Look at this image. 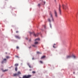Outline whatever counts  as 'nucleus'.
I'll return each mask as SVG.
<instances>
[{"label": "nucleus", "instance_id": "obj_1", "mask_svg": "<svg viewBox=\"0 0 78 78\" xmlns=\"http://www.w3.org/2000/svg\"><path fill=\"white\" fill-rule=\"evenodd\" d=\"M50 15L51 16V17L50 18L48 19V21H49V22H51V21H52L53 22V21H54V19H53V17L52 14L51 13L50 14Z\"/></svg>", "mask_w": 78, "mask_h": 78}, {"label": "nucleus", "instance_id": "obj_2", "mask_svg": "<svg viewBox=\"0 0 78 78\" xmlns=\"http://www.w3.org/2000/svg\"><path fill=\"white\" fill-rule=\"evenodd\" d=\"M31 77V75H28L27 76L25 75L23 76L22 78H30V77Z\"/></svg>", "mask_w": 78, "mask_h": 78}, {"label": "nucleus", "instance_id": "obj_3", "mask_svg": "<svg viewBox=\"0 0 78 78\" xmlns=\"http://www.w3.org/2000/svg\"><path fill=\"white\" fill-rule=\"evenodd\" d=\"M61 5H59V8H58V11H59V14L61 15Z\"/></svg>", "mask_w": 78, "mask_h": 78}, {"label": "nucleus", "instance_id": "obj_4", "mask_svg": "<svg viewBox=\"0 0 78 78\" xmlns=\"http://www.w3.org/2000/svg\"><path fill=\"white\" fill-rule=\"evenodd\" d=\"M20 74H21V73L20 71H18L17 73H15L13 74V76H19Z\"/></svg>", "mask_w": 78, "mask_h": 78}, {"label": "nucleus", "instance_id": "obj_5", "mask_svg": "<svg viewBox=\"0 0 78 78\" xmlns=\"http://www.w3.org/2000/svg\"><path fill=\"white\" fill-rule=\"evenodd\" d=\"M54 14L55 17H58V13H57V12H56V11H54Z\"/></svg>", "mask_w": 78, "mask_h": 78}, {"label": "nucleus", "instance_id": "obj_6", "mask_svg": "<svg viewBox=\"0 0 78 78\" xmlns=\"http://www.w3.org/2000/svg\"><path fill=\"white\" fill-rule=\"evenodd\" d=\"M62 6L63 9H65V10L66 9V8H67V6L66 5H62Z\"/></svg>", "mask_w": 78, "mask_h": 78}, {"label": "nucleus", "instance_id": "obj_7", "mask_svg": "<svg viewBox=\"0 0 78 78\" xmlns=\"http://www.w3.org/2000/svg\"><path fill=\"white\" fill-rule=\"evenodd\" d=\"M34 35V36L35 37H37V36H39V34H35L34 33H33Z\"/></svg>", "mask_w": 78, "mask_h": 78}, {"label": "nucleus", "instance_id": "obj_8", "mask_svg": "<svg viewBox=\"0 0 78 78\" xmlns=\"http://www.w3.org/2000/svg\"><path fill=\"white\" fill-rule=\"evenodd\" d=\"M15 37H16V38H17V39H20V37H19V36H15Z\"/></svg>", "mask_w": 78, "mask_h": 78}, {"label": "nucleus", "instance_id": "obj_9", "mask_svg": "<svg viewBox=\"0 0 78 78\" xmlns=\"http://www.w3.org/2000/svg\"><path fill=\"white\" fill-rule=\"evenodd\" d=\"M27 65H28V66H29L30 68H31V65H30V63H28Z\"/></svg>", "mask_w": 78, "mask_h": 78}, {"label": "nucleus", "instance_id": "obj_10", "mask_svg": "<svg viewBox=\"0 0 78 78\" xmlns=\"http://www.w3.org/2000/svg\"><path fill=\"white\" fill-rule=\"evenodd\" d=\"M34 45H37V44H38V42H35L34 43Z\"/></svg>", "mask_w": 78, "mask_h": 78}, {"label": "nucleus", "instance_id": "obj_11", "mask_svg": "<svg viewBox=\"0 0 78 78\" xmlns=\"http://www.w3.org/2000/svg\"><path fill=\"white\" fill-rule=\"evenodd\" d=\"M71 58V56L70 55H68L67 56V59H68V58Z\"/></svg>", "mask_w": 78, "mask_h": 78}, {"label": "nucleus", "instance_id": "obj_12", "mask_svg": "<svg viewBox=\"0 0 78 78\" xmlns=\"http://www.w3.org/2000/svg\"><path fill=\"white\" fill-rule=\"evenodd\" d=\"M45 58V56H43L41 57V59H44V58Z\"/></svg>", "mask_w": 78, "mask_h": 78}, {"label": "nucleus", "instance_id": "obj_13", "mask_svg": "<svg viewBox=\"0 0 78 78\" xmlns=\"http://www.w3.org/2000/svg\"><path fill=\"white\" fill-rule=\"evenodd\" d=\"M32 47H37V46H36L35 44H34L32 45Z\"/></svg>", "mask_w": 78, "mask_h": 78}, {"label": "nucleus", "instance_id": "obj_14", "mask_svg": "<svg viewBox=\"0 0 78 78\" xmlns=\"http://www.w3.org/2000/svg\"><path fill=\"white\" fill-rule=\"evenodd\" d=\"M14 66H16H16H19V64L17 63L15 64Z\"/></svg>", "mask_w": 78, "mask_h": 78}, {"label": "nucleus", "instance_id": "obj_15", "mask_svg": "<svg viewBox=\"0 0 78 78\" xmlns=\"http://www.w3.org/2000/svg\"><path fill=\"white\" fill-rule=\"evenodd\" d=\"M39 40H40V39H39V38H37L36 39L35 41H39Z\"/></svg>", "mask_w": 78, "mask_h": 78}, {"label": "nucleus", "instance_id": "obj_16", "mask_svg": "<svg viewBox=\"0 0 78 78\" xmlns=\"http://www.w3.org/2000/svg\"><path fill=\"white\" fill-rule=\"evenodd\" d=\"M15 71H17V67L16 66L15 68Z\"/></svg>", "mask_w": 78, "mask_h": 78}, {"label": "nucleus", "instance_id": "obj_17", "mask_svg": "<svg viewBox=\"0 0 78 78\" xmlns=\"http://www.w3.org/2000/svg\"><path fill=\"white\" fill-rule=\"evenodd\" d=\"M55 45H56V44H54V45H53V48H56V47L55 46Z\"/></svg>", "mask_w": 78, "mask_h": 78}, {"label": "nucleus", "instance_id": "obj_18", "mask_svg": "<svg viewBox=\"0 0 78 78\" xmlns=\"http://www.w3.org/2000/svg\"><path fill=\"white\" fill-rule=\"evenodd\" d=\"M10 57H9V56H6V58H7V59H9V58H10Z\"/></svg>", "mask_w": 78, "mask_h": 78}, {"label": "nucleus", "instance_id": "obj_19", "mask_svg": "<svg viewBox=\"0 0 78 78\" xmlns=\"http://www.w3.org/2000/svg\"><path fill=\"white\" fill-rule=\"evenodd\" d=\"M37 54H41V53H40L39 52H37Z\"/></svg>", "mask_w": 78, "mask_h": 78}, {"label": "nucleus", "instance_id": "obj_20", "mask_svg": "<svg viewBox=\"0 0 78 78\" xmlns=\"http://www.w3.org/2000/svg\"><path fill=\"white\" fill-rule=\"evenodd\" d=\"M76 57L75 56V55H73V58H75Z\"/></svg>", "mask_w": 78, "mask_h": 78}, {"label": "nucleus", "instance_id": "obj_21", "mask_svg": "<svg viewBox=\"0 0 78 78\" xmlns=\"http://www.w3.org/2000/svg\"><path fill=\"white\" fill-rule=\"evenodd\" d=\"M40 63H41V64H42V63H43V62H42V61H40Z\"/></svg>", "mask_w": 78, "mask_h": 78}, {"label": "nucleus", "instance_id": "obj_22", "mask_svg": "<svg viewBox=\"0 0 78 78\" xmlns=\"http://www.w3.org/2000/svg\"><path fill=\"white\" fill-rule=\"evenodd\" d=\"M32 73L34 74V73H36V72L35 71H33L32 72Z\"/></svg>", "mask_w": 78, "mask_h": 78}, {"label": "nucleus", "instance_id": "obj_23", "mask_svg": "<svg viewBox=\"0 0 78 78\" xmlns=\"http://www.w3.org/2000/svg\"><path fill=\"white\" fill-rule=\"evenodd\" d=\"M40 5H41V4H38V6H40Z\"/></svg>", "mask_w": 78, "mask_h": 78}, {"label": "nucleus", "instance_id": "obj_24", "mask_svg": "<svg viewBox=\"0 0 78 78\" xmlns=\"http://www.w3.org/2000/svg\"><path fill=\"white\" fill-rule=\"evenodd\" d=\"M43 27H44V28H45V26L44 25H43Z\"/></svg>", "mask_w": 78, "mask_h": 78}, {"label": "nucleus", "instance_id": "obj_25", "mask_svg": "<svg viewBox=\"0 0 78 78\" xmlns=\"http://www.w3.org/2000/svg\"><path fill=\"white\" fill-rule=\"evenodd\" d=\"M16 56V58H19V56Z\"/></svg>", "mask_w": 78, "mask_h": 78}, {"label": "nucleus", "instance_id": "obj_26", "mask_svg": "<svg viewBox=\"0 0 78 78\" xmlns=\"http://www.w3.org/2000/svg\"><path fill=\"white\" fill-rule=\"evenodd\" d=\"M16 48H17V49H18V48H19V47H18V46L16 47Z\"/></svg>", "mask_w": 78, "mask_h": 78}, {"label": "nucleus", "instance_id": "obj_27", "mask_svg": "<svg viewBox=\"0 0 78 78\" xmlns=\"http://www.w3.org/2000/svg\"><path fill=\"white\" fill-rule=\"evenodd\" d=\"M6 70H5L3 71V72H5V71H6Z\"/></svg>", "mask_w": 78, "mask_h": 78}, {"label": "nucleus", "instance_id": "obj_28", "mask_svg": "<svg viewBox=\"0 0 78 78\" xmlns=\"http://www.w3.org/2000/svg\"><path fill=\"white\" fill-rule=\"evenodd\" d=\"M6 59L5 58L4 59V61H6Z\"/></svg>", "mask_w": 78, "mask_h": 78}, {"label": "nucleus", "instance_id": "obj_29", "mask_svg": "<svg viewBox=\"0 0 78 78\" xmlns=\"http://www.w3.org/2000/svg\"><path fill=\"white\" fill-rule=\"evenodd\" d=\"M31 48V46H30L29 47V48Z\"/></svg>", "mask_w": 78, "mask_h": 78}, {"label": "nucleus", "instance_id": "obj_30", "mask_svg": "<svg viewBox=\"0 0 78 78\" xmlns=\"http://www.w3.org/2000/svg\"><path fill=\"white\" fill-rule=\"evenodd\" d=\"M16 33H19V31H16Z\"/></svg>", "mask_w": 78, "mask_h": 78}, {"label": "nucleus", "instance_id": "obj_31", "mask_svg": "<svg viewBox=\"0 0 78 78\" xmlns=\"http://www.w3.org/2000/svg\"><path fill=\"white\" fill-rule=\"evenodd\" d=\"M3 61H2V64H3Z\"/></svg>", "mask_w": 78, "mask_h": 78}, {"label": "nucleus", "instance_id": "obj_32", "mask_svg": "<svg viewBox=\"0 0 78 78\" xmlns=\"http://www.w3.org/2000/svg\"><path fill=\"white\" fill-rule=\"evenodd\" d=\"M43 3H44V4H45V2H43Z\"/></svg>", "mask_w": 78, "mask_h": 78}, {"label": "nucleus", "instance_id": "obj_33", "mask_svg": "<svg viewBox=\"0 0 78 78\" xmlns=\"http://www.w3.org/2000/svg\"><path fill=\"white\" fill-rule=\"evenodd\" d=\"M31 41V39L29 40V42H30Z\"/></svg>", "mask_w": 78, "mask_h": 78}, {"label": "nucleus", "instance_id": "obj_34", "mask_svg": "<svg viewBox=\"0 0 78 78\" xmlns=\"http://www.w3.org/2000/svg\"><path fill=\"white\" fill-rule=\"evenodd\" d=\"M75 72H73V74H75Z\"/></svg>", "mask_w": 78, "mask_h": 78}, {"label": "nucleus", "instance_id": "obj_35", "mask_svg": "<svg viewBox=\"0 0 78 78\" xmlns=\"http://www.w3.org/2000/svg\"><path fill=\"white\" fill-rule=\"evenodd\" d=\"M32 60H33V59H34V58H32Z\"/></svg>", "mask_w": 78, "mask_h": 78}, {"label": "nucleus", "instance_id": "obj_36", "mask_svg": "<svg viewBox=\"0 0 78 78\" xmlns=\"http://www.w3.org/2000/svg\"><path fill=\"white\" fill-rule=\"evenodd\" d=\"M19 78H21V77H20V76H19Z\"/></svg>", "mask_w": 78, "mask_h": 78}, {"label": "nucleus", "instance_id": "obj_37", "mask_svg": "<svg viewBox=\"0 0 78 78\" xmlns=\"http://www.w3.org/2000/svg\"><path fill=\"white\" fill-rule=\"evenodd\" d=\"M55 2H56V0H55Z\"/></svg>", "mask_w": 78, "mask_h": 78}, {"label": "nucleus", "instance_id": "obj_38", "mask_svg": "<svg viewBox=\"0 0 78 78\" xmlns=\"http://www.w3.org/2000/svg\"><path fill=\"white\" fill-rule=\"evenodd\" d=\"M31 34H32V33H31Z\"/></svg>", "mask_w": 78, "mask_h": 78}, {"label": "nucleus", "instance_id": "obj_39", "mask_svg": "<svg viewBox=\"0 0 78 78\" xmlns=\"http://www.w3.org/2000/svg\"><path fill=\"white\" fill-rule=\"evenodd\" d=\"M40 1L41 0H40Z\"/></svg>", "mask_w": 78, "mask_h": 78}]
</instances>
